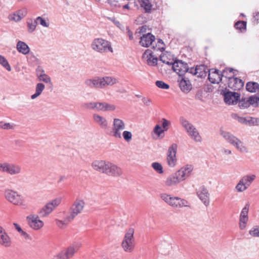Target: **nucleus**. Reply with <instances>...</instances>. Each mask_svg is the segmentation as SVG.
<instances>
[{"label":"nucleus","instance_id":"50","mask_svg":"<svg viewBox=\"0 0 259 259\" xmlns=\"http://www.w3.org/2000/svg\"><path fill=\"white\" fill-rule=\"evenodd\" d=\"M162 128L164 131H167L168 129L169 125H170V121L167 120L165 118H162L161 119Z\"/></svg>","mask_w":259,"mask_h":259},{"label":"nucleus","instance_id":"21","mask_svg":"<svg viewBox=\"0 0 259 259\" xmlns=\"http://www.w3.org/2000/svg\"><path fill=\"white\" fill-rule=\"evenodd\" d=\"M179 87L181 91L185 93H188L192 89V85L190 80L183 77H180L178 79Z\"/></svg>","mask_w":259,"mask_h":259},{"label":"nucleus","instance_id":"12","mask_svg":"<svg viewBox=\"0 0 259 259\" xmlns=\"http://www.w3.org/2000/svg\"><path fill=\"white\" fill-rule=\"evenodd\" d=\"M125 128L124 122L118 118H115L113 121V136L116 138H121V132Z\"/></svg>","mask_w":259,"mask_h":259},{"label":"nucleus","instance_id":"15","mask_svg":"<svg viewBox=\"0 0 259 259\" xmlns=\"http://www.w3.org/2000/svg\"><path fill=\"white\" fill-rule=\"evenodd\" d=\"M233 117L236 119L239 122L249 125H258L259 119L248 117L247 118L239 117L237 114H233Z\"/></svg>","mask_w":259,"mask_h":259},{"label":"nucleus","instance_id":"38","mask_svg":"<svg viewBox=\"0 0 259 259\" xmlns=\"http://www.w3.org/2000/svg\"><path fill=\"white\" fill-rule=\"evenodd\" d=\"M45 89V85L41 83H39L36 85L35 93L32 95L31 97L32 99H34L38 96H39L44 89Z\"/></svg>","mask_w":259,"mask_h":259},{"label":"nucleus","instance_id":"13","mask_svg":"<svg viewBox=\"0 0 259 259\" xmlns=\"http://www.w3.org/2000/svg\"><path fill=\"white\" fill-rule=\"evenodd\" d=\"M80 246V244L72 245L62 250L61 252L66 259H70L78 251Z\"/></svg>","mask_w":259,"mask_h":259},{"label":"nucleus","instance_id":"11","mask_svg":"<svg viewBox=\"0 0 259 259\" xmlns=\"http://www.w3.org/2000/svg\"><path fill=\"white\" fill-rule=\"evenodd\" d=\"M172 68L173 70L180 76L184 75L188 70L187 64L181 60L175 61L172 65Z\"/></svg>","mask_w":259,"mask_h":259},{"label":"nucleus","instance_id":"17","mask_svg":"<svg viewBox=\"0 0 259 259\" xmlns=\"http://www.w3.org/2000/svg\"><path fill=\"white\" fill-rule=\"evenodd\" d=\"M117 82V79L111 76H105L98 78V87L105 88L113 85Z\"/></svg>","mask_w":259,"mask_h":259},{"label":"nucleus","instance_id":"29","mask_svg":"<svg viewBox=\"0 0 259 259\" xmlns=\"http://www.w3.org/2000/svg\"><path fill=\"white\" fill-rule=\"evenodd\" d=\"M17 49L20 53L24 55L28 54L30 51L29 48L26 44L21 41L18 42Z\"/></svg>","mask_w":259,"mask_h":259},{"label":"nucleus","instance_id":"36","mask_svg":"<svg viewBox=\"0 0 259 259\" xmlns=\"http://www.w3.org/2000/svg\"><path fill=\"white\" fill-rule=\"evenodd\" d=\"M128 3L123 5H120L119 7L124 11L127 10L128 11L131 10L134 7H136V0H127Z\"/></svg>","mask_w":259,"mask_h":259},{"label":"nucleus","instance_id":"3","mask_svg":"<svg viewBox=\"0 0 259 259\" xmlns=\"http://www.w3.org/2000/svg\"><path fill=\"white\" fill-rule=\"evenodd\" d=\"M134 230L130 228L126 232L121 243V246L125 252H131L135 248L134 238Z\"/></svg>","mask_w":259,"mask_h":259},{"label":"nucleus","instance_id":"19","mask_svg":"<svg viewBox=\"0 0 259 259\" xmlns=\"http://www.w3.org/2000/svg\"><path fill=\"white\" fill-rule=\"evenodd\" d=\"M240 98L238 93L232 92H228L224 94V101L228 104H236Z\"/></svg>","mask_w":259,"mask_h":259},{"label":"nucleus","instance_id":"45","mask_svg":"<svg viewBox=\"0 0 259 259\" xmlns=\"http://www.w3.org/2000/svg\"><path fill=\"white\" fill-rule=\"evenodd\" d=\"M248 220V217H241L239 218V228L241 230L245 228Z\"/></svg>","mask_w":259,"mask_h":259},{"label":"nucleus","instance_id":"59","mask_svg":"<svg viewBox=\"0 0 259 259\" xmlns=\"http://www.w3.org/2000/svg\"><path fill=\"white\" fill-rule=\"evenodd\" d=\"M35 21L37 24L39 23L40 25L44 27H48V24L47 23L45 20L40 17H38Z\"/></svg>","mask_w":259,"mask_h":259},{"label":"nucleus","instance_id":"9","mask_svg":"<svg viewBox=\"0 0 259 259\" xmlns=\"http://www.w3.org/2000/svg\"><path fill=\"white\" fill-rule=\"evenodd\" d=\"M193 169V167L192 165H186L181 168L174 174L181 182L190 176Z\"/></svg>","mask_w":259,"mask_h":259},{"label":"nucleus","instance_id":"40","mask_svg":"<svg viewBox=\"0 0 259 259\" xmlns=\"http://www.w3.org/2000/svg\"><path fill=\"white\" fill-rule=\"evenodd\" d=\"M234 27L236 29L242 32L246 29V22L243 21H239L235 24Z\"/></svg>","mask_w":259,"mask_h":259},{"label":"nucleus","instance_id":"7","mask_svg":"<svg viewBox=\"0 0 259 259\" xmlns=\"http://www.w3.org/2000/svg\"><path fill=\"white\" fill-rule=\"evenodd\" d=\"M85 203L83 200L77 199L72 205L69 215V220H73L79 213H81L84 206Z\"/></svg>","mask_w":259,"mask_h":259},{"label":"nucleus","instance_id":"42","mask_svg":"<svg viewBox=\"0 0 259 259\" xmlns=\"http://www.w3.org/2000/svg\"><path fill=\"white\" fill-rule=\"evenodd\" d=\"M37 75L39 80L40 81H42L45 82H49L51 81L50 78L47 75L44 73V71L43 70L40 72L39 71H38Z\"/></svg>","mask_w":259,"mask_h":259},{"label":"nucleus","instance_id":"41","mask_svg":"<svg viewBox=\"0 0 259 259\" xmlns=\"http://www.w3.org/2000/svg\"><path fill=\"white\" fill-rule=\"evenodd\" d=\"M71 221L72 220H69V216L67 217L64 221L59 220L58 219L55 220L57 226L60 228H63L68 224L69 222Z\"/></svg>","mask_w":259,"mask_h":259},{"label":"nucleus","instance_id":"60","mask_svg":"<svg viewBox=\"0 0 259 259\" xmlns=\"http://www.w3.org/2000/svg\"><path fill=\"white\" fill-rule=\"evenodd\" d=\"M253 22L254 24H258L259 23V12H255L253 13Z\"/></svg>","mask_w":259,"mask_h":259},{"label":"nucleus","instance_id":"18","mask_svg":"<svg viewBox=\"0 0 259 259\" xmlns=\"http://www.w3.org/2000/svg\"><path fill=\"white\" fill-rule=\"evenodd\" d=\"M155 39V36L150 33L144 34L141 36L140 44L144 47H149L152 46L153 42Z\"/></svg>","mask_w":259,"mask_h":259},{"label":"nucleus","instance_id":"20","mask_svg":"<svg viewBox=\"0 0 259 259\" xmlns=\"http://www.w3.org/2000/svg\"><path fill=\"white\" fill-rule=\"evenodd\" d=\"M228 84L230 89L234 91H239L243 87L244 82L241 79L234 77L228 81Z\"/></svg>","mask_w":259,"mask_h":259},{"label":"nucleus","instance_id":"26","mask_svg":"<svg viewBox=\"0 0 259 259\" xmlns=\"http://www.w3.org/2000/svg\"><path fill=\"white\" fill-rule=\"evenodd\" d=\"M190 73L196 75L198 77H202L206 76V71L204 66H197L196 68H191Z\"/></svg>","mask_w":259,"mask_h":259},{"label":"nucleus","instance_id":"52","mask_svg":"<svg viewBox=\"0 0 259 259\" xmlns=\"http://www.w3.org/2000/svg\"><path fill=\"white\" fill-rule=\"evenodd\" d=\"M153 132L156 135L159 137L164 132V130L160 125H156L153 130Z\"/></svg>","mask_w":259,"mask_h":259},{"label":"nucleus","instance_id":"31","mask_svg":"<svg viewBox=\"0 0 259 259\" xmlns=\"http://www.w3.org/2000/svg\"><path fill=\"white\" fill-rule=\"evenodd\" d=\"M246 89L250 93H255L259 90V84L253 81H249L246 83Z\"/></svg>","mask_w":259,"mask_h":259},{"label":"nucleus","instance_id":"23","mask_svg":"<svg viewBox=\"0 0 259 259\" xmlns=\"http://www.w3.org/2000/svg\"><path fill=\"white\" fill-rule=\"evenodd\" d=\"M197 194L199 198L203 202L205 205H208L209 202V195L206 189L203 187H201Z\"/></svg>","mask_w":259,"mask_h":259},{"label":"nucleus","instance_id":"35","mask_svg":"<svg viewBox=\"0 0 259 259\" xmlns=\"http://www.w3.org/2000/svg\"><path fill=\"white\" fill-rule=\"evenodd\" d=\"M115 107L114 105L108 104L106 103H98V110L101 111H111L114 110Z\"/></svg>","mask_w":259,"mask_h":259},{"label":"nucleus","instance_id":"8","mask_svg":"<svg viewBox=\"0 0 259 259\" xmlns=\"http://www.w3.org/2000/svg\"><path fill=\"white\" fill-rule=\"evenodd\" d=\"M177 147L176 144H173L168 149L166 161L168 166L170 167H174L177 163L176 153Z\"/></svg>","mask_w":259,"mask_h":259},{"label":"nucleus","instance_id":"32","mask_svg":"<svg viewBox=\"0 0 259 259\" xmlns=\"http://www.w3.org/2000/svg\"><path fill=\"white\" fill-rule=\"evenodd\" d=\"M110 163L106 162L104 161L98 162V171L103 173L108 174Z\"/></svg>","mask_w":259,"mask_h":259},{"label":"nucleus","instance_id":"48","mask_svg":"<svg viewBox=\"0 0 259 259\" xmlns=\"http://www.w3.org/2000/svg\"><path fill=\"white\" fill-rule=\"evenodd\" d=\"M155 83L158 88L166 90L169 88V85L168 84L165 83L164 82L161 80L157 81Z\"/></svg>","mask_w":259,"mask_h":259},{"label":"nucleus","instance_id":"16","mask_svg":"<svg viewBox=\"0 0 259 259\" xmlns=\"http://www.w3.org/2000/svg\"><path fill=\"white\" fill-rule=\"evenodd\" d=\"M208 79L212 83H219L222 79V72L214 68L210 69Z\"/></svg>","mask_w":259,"mask_h":259},{"label":"nucleus","instance_id":"51","mask_svg":"<svg viewBox=\"0 0 259 259\" xmlns=\"http://www.w3.org/2000/svg\"><path fill=\"white\" fill-rule=\"evenodd\" d=\"M0 128L4 130H9L13 128V126L10 123H7L4 121H0Z\"/></svg>","mask_w":259,"mask_h":259},{"label":"nucleus","instance_id":"33","mask_svg":"<svg viewBox=\"0 0 259 259\" xmlns=\"http://www.w3.org/2000/svg\"><path fill=\"white\" fill-rule=\"evenodd\" d=\"M165 47V45L161 39H157L156 41L155 40L152 46L154 50L160 51L164 50Z\"/></svg>","mask_w":259,"mask_h":259},{"label":"nucleus","instance_id":"25","mask_svg":"<svg viewBox=\"0 0 259 259\" xmlns=\"http://www.w3.org/2000/svg\"><path fill=\"white\" fill-rule=\"evenodd\" d=\"M160 60L163 63L169 65H172L175 61L174 56L167 52L163 53L160 55Z\"/></svg>","mask_w":259,"mask_h":259},{"label":"nucleus","instance_id":"28","mask_svg":"<svg viewBox=\"0 0 259 259\" xmlns=\"http://www.w3.org/2000/svg\"><path fill=\"white\" fill-rule=\"evenodd\" d=\"M143 57L144 58L147 59L148 64L150 65H154L156 64L157 59L156 58L154 57L150 51H146L144 53Z\"/></svg>","mask_w":259,"mask_h":259},{"label":"nucleus","instance_id":"61","mask_svg":"<svg viewBox=\"0 0 259 259\" xmlns=\"http://www.w3.org/2000/svg\"><path fill=\"white\" fill-rule=\"evenodd\" d=\"M53 259H66V258H65L63 254L62 253V252L61 251L60 252H59V253H58L57 254L53 256Z\"/></svg>","mask_w":259,"mask_h":259},{"label":"nucleus","instance_id":"43","mask_svg":"<svg viewBox=\"0 0 259 259\" xmlns=\"http://www.w3.org/2000/svg\"><path fill=\"white\" fill-rule=\"evenodd\" d=\"M152 167L158 174L163 173V167L162 165L158 162H153L152 163Z\"/></svg>","mask_w":259,"mask_h":259},{"label":"nucleus","instance_id":"44","mask_svg":"<svg viewBox=\"0 0 259 259\" xmlns=\"http://www.w3.org/2000/svg\"><path fill=\"white\" fill-rule=\"evenodd\" d=\"M0 64L8 71H11V68L6 59L3 56L0 55Z\"/></svg>","mask_w":259,"mask_h":259},{"label":"nucleus","instance_id":"24","mask_svg":"<svg viewBox=\"0 0 259 259\" xmlns=\"http://www.w3.org/2000/svg\"><path fill=\"white\" fill-rule=\"evenodd\" d=\"M21 171V168L20 166L8 163L5 172L11 175H15L20 174Z\"/></svg>","mask_w":259,"mask_h":259},{"label":"nucleus","instance_id":"5","mask_svg":"<svg viewBox=\"0 0 259 259\" xmlns=\"http://www.w3.org/2000/svg\"><path fill=\"white\" fill-rule=\"evenodd\" d=\"M61 202V199L58 198L47 203L39 211L41 217H46L58 206Z\"/></svg>","mask_w":259,"mask_h":259},{"label":"nucleus","instance_id":"62","mask_svg":"<svg viewBox=\"0 0 259 259\" xmlns=\"http://www.w3.org/2000/svg\"><path fill=\"white\" fill-rule=\"evenodd\" d=\"M8 162L0 163V171L5 172Z\"/></svg>","mask_w":259,"mask_h":259},{"label":"nucleus","instance_id":"34","mask_svg":"<svg viewBox=\"0 0 259 259\" xmlns=\"http://www.w3.org/2000/svg\"><path fill=\"white\" fill-rule=\"evenodd\" d=\"M235 70L232 68H226L223 70L222 72V77L228 78V81L231 80V78H233L234 77Z\"/></svg>","mask_w":259,"mask_h":259},{"label":"nucleus","instance_id":"4","mask_svg":"<svg viewBox=\"0 0 259 259\" xmlns=\"http://www.w3.org/2000/svg\"><path fill=\"white\" fill-rule=\"evenodd\" d=\"M222 135L229 143L235 146L238 150L241 152L246 151V148L243 143L234 135L227 132H223Z\"/></svg>","mask_w":259,"mask_h":259},{"label":"nucleus","instance_id":"2","mask_svg":"<svg viewBox=\"0 0 259 259\" xmlns=\"http://www.w3.org/2000/svg\"><path fill=\"white\" fill-rule=\"evenodd\" d=\"M160 198L165 203L173 207L178 208L188 206V202L186 200L166 193L161 194Z\"/></svg>","mask_w":259,"mask_h":259},{"label":"nucleus","instance_id":"47","mask_svg":"<svg viewBox=\"0 0 259 259\" xmlns=\"http://www.w3.org/2000/svg\"><path fill=\"white\" fill-rule=\"evenodd\" d=\"M239 106L240 108H246L249 107L250 106L247 98L242 99L239 102Z\"/></svg>","mask_w":259,"mask_h":259},{"label":"nucleus","instance_id":"27","mask_svg":"<svg viewBox=\"0 0 259 259\" xmlns=\"http://www.w3.org/2000/svg\"><path fill=\"white\" fill-rule=\"evenodd\" d=\"M122 172L120 167L110 163L107 175L113 177H118L121 175Z\"/></svg>","mask_w":259,"mask_h":259},{"label":"nucleus","instance_id":"22","mask_svg":"<svg viewBox=\"0 0 259 259\" xmlns=\"http://www.w3.org/2000/svg\"><path fill=\"white\" fill-rule=\"evenodd\" d=\"M107 51L112 52V49L110 43L104 39L98 38V52H105Z\"/></svg>","mask_w":259,"mask_h":259},{"label":"nucleus","instance_id":"49","mask_svg":"<svg viewBox=\"0 0 259 259\" xmlns=\"http://www.w3.org/2000/svg\"><path fill=\"white\" fill-rule=\"evenodd\" d=\"M98 124L102 128H105L107 126V121L104 118L98 116Z\"/></svg>","mask_w":259,"mask_h":259},{"label":"nucleus","instance_id":"64","mask_svg":"<svg viewBox=\"0 0 259 259\" xmlns=\"http://www.w3.org/2000/svg\"><path fill=\"white\" fill-rule=\"evenodd\" d=\"M87 83L89 85L96 87L97 81L96 80H89L87 81Z\"/></svg>","mask_w":259,"mask_h":259},{"label":"nucleus","instance_id":"63","mask_svg":"<svg viewBox=\"0 0 259 259\" xmlns=\"http://www.w3.org/2000/svg\"><path fill=\"white\" fill-rule=\"evenodd\" d=\"M126 34L128 36L130 40H132L134 38L132 32L129 29L128 27L126 28Z\"/></svg>","mask_w":259,"mask_h":259},{"label":"nucleus","instance_id":"6","mask_svg":"<svg viewBox=\"0 0 259 259\" xmlns=\"http://www.w3.org/2000/svg\"><path fill=\"white\" fill-rule=\"evenodd\" d=\"M182 124L183 127L187 131L189 135L196 142L201 141V137L196 129L188 121L184 119H181Z\"/></svg>","mask_w":259,"mask_h":259},{"label":"nucleus","instance_id":"46","mask_svg":"<svg viewBox=\"0 0 259 259\" xmlns=\"http://www.w3.org/2000/svg\"><path fill=\"white\" fill-rule=\"evenodd\" d=\"M236 189L238 192H242L245 190L247 189V187L245 186V184H244L241 179L239 182L236 185Z\"/></svg>","mask_w":259,"mask_h":259},{"label":"nucleus","instance_id":"53","mask_svg":"<svg viewBox=\"0 0 259 259\" xmlns=\"http://www.w3.org/2000/svg\"><path fill=\"white\" fill-rule=\"evenodd\" d=\"M249 205L246 204L242 209L240 217H248V213L249 211Z\"/></svg>","mask_w":259,"mask_h":259},{"label":"nucleus","instance_id":"57","mask_svg":"<svg viewBox=\"0 0 259 259\" xmlns=\"http://www.w3.org/2000/svg\"><path fill=\"white\" fill-rule=\"evenodd\" d=\"M21 19V17L18 14H13L9 16V19L14 21H19Z\"/></svg>","mask_w":259,"mask_h":259},{"label":"nucleus","instance_id":"54","mask_svg":"<svg viewBox=\"0 0 259 259\" xmlns=\"http://www.w3.org/2000/svg\"><path fill=\"white\" fill-rule=\"evenodd\" d=\"M123 137L124 139L126 142H129L131 140L132 138V134L131 132L129 131H124L122 134Z\"/></svg>","mask_w":259,"mask_h":259},{"label":"nucleus","instance_id":"37","mask_svg":"<svg viewBox=\"0 0 259 259\" xmlns=\"http://www.w3.org/2000/svg\"><path fill=\"white\" fill-rule=\"evenodd\" d=\"M255 175H252L250 176H245L243 177L241 180L247 188L250 186L252 182L255 180Z\"/></svg>","mask_w":259,"mask_h":259},{"label":"nucleus","instance_id":"56","mask_svg":"<svg viewBox=\"0 0 259 259\" xmlns=\"http://www.w3.org/2000/svg\"><path fill=\"white\" fill-rule=\"evenodd\" d=\"M36 24H37V23H36V21H34V22H33L32 21L28 22L27 23L28 31L30 32H33L36 28Z\"/></svg>","mask_w":259,"mask_h":259},{"label":"nucleus","instance_id":"14","mask_svg":"<svg viewBox=\"0 0 259 259\" xmlns=\"http://www.w3.org/2000/svg\"><path fill=\"white\" fill-rule=\"evenodd\" d=\"M0 245L6 247H10L12 245V240L6 232L5 229L0 226Z\"/></svg>","mask_w":259,"mask_h":259},{"label":"nucleus","instance_id":"39","mask_svg":"<svg viewBox=\"0 0 259 259\" xmlns=\"http://www.w3.org/2000/svg\"><path fill=\"white\" fill-rule=\"evenodd\" d=\"M141 6L144 8L146 12L150 13L151 12L152 6L149 0H143Z\"/></svg>","mask_w":259,"mask_h":259},{"label":"nucleus","instance_id":"10","mask_svg":"<svg viewBox=\"0 0 259 259\" xmlns=\"http://www.w3.org/2000/svg\"><path fill=\"white\" fill-rule=\"evenodd\" d=\"M27 220L30 228L34 230H38L44 226L43 221L40 220L38 216L36 215L31 214L28 216Z\"/></svg>","mask_w":259,"mask_h":259},{"label":"nucleus","instance_id":"1","mask_svg":"<svg viewBox=\"0 0 259 259\" xmlns=\"http://www.w3.org/2000/svg\"><path fill=\"white\" fill-rule=\"evenodd\" d=\"M5 196L6 199L14 205L21 206L23 208L28 207L25 198L17 192L7 190L5 191Z\"/></svg>","mask_w":259,"mask_h":259},{"label":"nucleus","instance_id":"55","mask_svg":"<svg viewBox=\"0 0 259 259\" xmlns=\"http://www.w3.org/2000/svg\"><path fill=\"white\" fill-rule=\"evenodd\" d=\"M247 99L249 106L254 105L259 101L258 98L254 96H251L249 98H247Z\"/></svg>","mask_w":259,"mask_h":259},{"label":"nucleus","instance_id":"30","mask_svg":"<svg viewBox=\"0 0 259 259\" xmlns=\"http://www.w3.org/2000/svg\"><path fill=\"white\" fill-rule=\"evenodd\" d=\"M181 182L178 179L175 174L168 177L166 181H165V184L167 186H171L174 185H176Z\"/></svg>","mask_w":259,"mask_h":259},{"label":"nucleus","instance_id":"58","mask_svg":"<svg viewBox=\"0 0 259 259\" xmlns=\"http://www.w3.org/2000/svg\"><path fill=\"white\" fill-rule=\"evenodd\" d=\"M249 234L253 237H259V227L250 230Z\"/></svg>","mask_w":259,"mask_h":259}]
</instances>
